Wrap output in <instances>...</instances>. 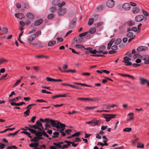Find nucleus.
I'll return each mask as SVG.
<instances>
[{
  "label": "nucleus",
  "mask_w": 149,
  "mask_h": 149,
  "mask_svg": "<svg viewBox=\"0 0 149 149\" xmlns=\"http://www.w3.org/2000/svg\"><path fill=\"white\" fill-rule=\"evenodd\" d=\"M84 49L87 50L85 51V52L86 54H88L89 53L92 54H93L91 55V56H105V55L99 54L95 55L96 52V49H93V48L92 47H88L87 48H84Z\"/></svg>",
  "instance_id": "nucleus-1"
},
{
  "label": "nucleus",
  "mask_w": 149,
  "mask_h": 149,
  "mask_svg": "<svg viewBox=\"0 0 149 149\" xmlns=\"http://www.w3.org/2000/svg\"><path fill=\"white\" fill-rule=\"evenodd\" d=\"M52 3L54 6H57L59 7H62L65 5V2L63 1L61 3V0H52Z\"/></svg>",
  "instance_id": "nucleus-2"
},
{
  "label": "nucleus",
  "mask_w": 149,
  "mask_h": 149,
  "mask_svg": "<svg viewBox=\"0 0 149 149\" xmlns=\"http://www.w3.org/2000/svg\"><path fill=\"white\" fill-rule=\"evenodd\" d=\"M53 127H55L57 129L59 128V125L61 123L57 120H54L51 119H49V123Z\"/></svg>",
  "instance_id": "nucleus-3"
},
{
  "label": "nucleus",
  "mask_w": 149,
  "mask_h": 149,
  "mask_svg": "<svg viewBox=\"0 0 149 149\" xmlns=\"http://www.w3.org/2000/svg\"><path fill=\"white\" fill-rule=\"evenodd\" d=\"M148 47H147L141 46L139 47L137 49V54H134V56H142L140 54V52L142 51H146L147 50Z\"/></svg>",
  "instance_id": "nucleus-4"
},
{
  "label": "nucleus",
  "mask_w": 149,
  "mask_h": 149,
  "mask_svg": "<svg viewBox=\"0 0 149 149\" xmlns=\"http://www.w3.org/2000/svg\"><path fill=\"white\" fill-rule=\"evenodd\" d=\"M106 49V47L104 45H102L100 46L98 49V50H96V54L97 53L100 54L102 53L103 54L105 55L108 53V52L107 51H104Z\"/></svg>",
  "instance_id": "nucleus-5"
},
{
  "label": "nucleus",
  "mask_w": 149,
  "mask_h": 149,
  "mask_svg": "<svg viewBox=\"0 0 149 149\" xmlns=\"http://www.w3.org/2000/svg\"><path fill=\"white\" fill-rule=\"evenodd\" d=\"M116 116V115L113 114H104L103 116L104 118L106 119L107 122H108L112 118H114Z\"/></svg>",
  "instance_id": "nucleus-6"
},
{
  "label": "nucleus",
  "mask_w": 149,
  "mask_h": 149,
  "mask_svg": "<svg viewBox=\"0 0 149 149\" xmlns=\"http://www.w3.org/2000/svg\"><path fill=\"white\" fill-rule=\"evenodd\" d=\"M131 60V59L128 56H125L124 58V60L122 62L124 63L126 66H130L132 64L131 62L129 61Z\"/></svg>",
  "instance_id": "nucleus-7"
},
{
  "label": "nucleus",
  "mask_w": 149,
  "mask_h": 149,
  "mask_svg": "<svg viewBox=\"0 0 149 149\" xmlns=\"http://www.w3.org/2000/svg\"><path fill=\"white\" fill-rule=\"evenodd\" d=\"M58 10V15L59 16H61L65 15L66 13L67 10L66 8H62V7H59Z\"/></svg>",
  "instance_id": "nucleus-8"
},
{
  "label": "nucleus",
  "mask_w": 149,
  "mask_h": 149,
  "mask_svg": "<svg viewBox=\"0 0 149 149\" xmlns=\"http://www.w3.org/2000/svg\"><path fill=\"white\" fill-rule=\"evenodd\" d=\"M77 20V19L75 18L72 20L71 22L70 23L68 27V29H72L74 28L76 23V21Z\"/></svg>",
  "instance_id": "nucleus-9"
},
{
  "label": "nucleus",
  "mask_w": 149,
  "mask_h": 149,
  "mask_svg": "<svg viewBox=\"0 0 149 149\" xmlns=\"http://www.w3.org/2000/svg\"><path fill=\"white\" fill-rule=\"evenodd\" d=\"M144 19V16L143 15H137L135 17V20L136 22H141Z\"/></svg>",
  "instance_id": "nucleus-10"
},
{
  "label": "nucleus",
  "mask_w": 149,
  "mask_h": 149,
  "mask_svg": "<svg viewBox=\"0 0 149 149\" xmlns=\"http://www.w3.org/2000/svg\"><path fill=\"white\" fill-rule=\"evenodd\" d=\"M103 124V123L100 120L96 119L92 120V127L97 125L99 126L100 124Z\"/></svg>",
  "instance_id": "nucleus-11"
},
{
  "label": "nucleus",
  "mask_w": 149,
  "mask_h": 149,
  "mask_svg": "<svg viewBox=\"0 0 149 149\" xmlns=\"http://www.w3.org/2000/svg\"><path fill=\"white\" fill-rule=\"evenodd\" d=\"M65 125L64 124L61 123L59 125V128L57 129V130L60 132H63L65 129Z\"/></svg>",
  "instance_id": "nucleus-12"
},
{
  "label": "nucleus",
  "mask_w": 149,
  "mask_h": 149,
  "mask_svg": "<svg viewBox=\"0 0 149 149\" xmlns=\"http://www.w3.org/2000/svg\"><path fill=\"white\" fill-rule=\"evenodd\" d=\"M115 1L113 0H109L106 3V5L109 8L113 7L114 5Z\"/></svg>",
  "instance_id": "nucleus-13"
},
{
  "label": "nucleus",
  "mask_w": 149,
  "mask_h": 149,
  "mask_svg": "<svg viewBox=\"0 0 149 149\" xmlns=\"http://www.w3.org/2000/svg\"><path fill=\"white\" fill-rule=\"evenodd\" d=\"M140 80L141 84L144 85L147 84L148 86H149V81L143 78H141Z\"/></svg>",
  "instance_id": "nucleus-14"
},
{
  "label": "nucleus",
  "mask_w": 149,
  "mask_h": 149,
  "mask_svg": "<svg viewBox=\"0 0 149 149\" xmlns=\"http://www.w3.org/2000/svg\"><path fill=\"white\" fill-rule=\"evenodd\" d=\"M131 7L130 4L128 3H124L123 5V8L125 10H128L130 9Z\"/></svg>",
  "instance_id": "nucleus-15"
},
{
  "label": "nucleus",
  "mask_w": 149,
  "mask_h": 149,
  "mask_svg": "<svg viewBox=\"0 0 149 149\" xmlns=\"http://www.w3.org/2000/svg\"><path fill=\"white\" fill-rule=\"evenodd\" d=\"M83 38L79 37V35L78 37H76L74 38V40L77 43H80L83 41Z\"/></svg>",
  "instance_id": "nucleus-16"
},
{
  "label": "nucleus",
  "mask_w": 149,
  "mask_h": 149,
  "mask_svg": "<svg viewBox=\"0 0 149 149\" xmlns=\"http://www.w3.org/2000/svg\"><path fill=\"white\" fill-rule=\"evenodd\" d=\"M15 15L16 18H18L20 19L25 17V16L22 13H16Z\"/></svg>",
  "instance_id": "nucleus-17"
},
{
  "label": "nucleus",
  "mask_w": 149,
  "mask_h": 149,
  "mask_svg": "<svg viewBox=\"0 0 149 149\" xmlns=\"http://www.w3.org/2000/svg\"><path fill=\"white\" fill-rule=\"evenodd\" d=\"M43 20L42 19H39L36 20L34 23V25L36 26H38L41 24L43 22Z\"/></svg>",
  "instance_id": "nucleus-18"
},
{
  "label": "nucleus",
  "mask_w": 149,
  "mask_h": 149,
  "mask_svg": "<svg viewBox=\"0 0 149 149\" xmlns=\"http://www.w3.org/2000/svg\"><path fill=\"white\" fill-rule=\"evenodd\" d=\"M10 104L12 106H20L22 105L23 104H25V103L24 102H22L19 103H16L15 102H10Z\"/></svg>",
  "instance_id": "nucleus-19"
},
{
  "label": "nucleus",
  "mask_w": 149,
  "mask_h": 149,
  "mask_svg": "<svg viewBox=\"0 0 149 149\" xmlns=\"http://www.w3.org/2000/svg\"><path fill=\"white\" fill-rule=\"evenodd\" d=\"M140 11V8L139 6L134 7L132 9V13L136 14L139 13Z\"/></svg>",
  "instance_id": "nucleus-20"
},
{
  "label": "nucleus",
  "mask_w": 149,
  "mask_h": 149,
  "mask_svg": "<svg viewBox=\"0 0 149 149\" xmlns=\"http://www.w3.org/2000/svg\"><path fill=\"white\" fill-rule=\"evenodd\" d=\"M142 59L145 60L144 63L146 64L149 63V56H141Z\"/></svg>",
  "instance_id": "nucleus-21"
},
{
  "label": "nucleus",
  "mask_w": 149,
  "mask_h": 149,
  "mask_svg": "<svg viewBox=\"0 0 149 149\" xmlns=\"http://www.w3.org/2000/svg\"><path fill=\"white\" fill-rule=\"evenodd\" d=\"M114 41L115 39L112 38L111 40L108 43L107 47V49H110V48H111V45H112L113 42H114Z\"/></svg>",
  "instance_id": "nucleus-22"
},
{
  "label": "nucleus",
  "mask_w": 149,
  "mask_h": 149,
  "mask_svg": "<svg viewBox=\"0 0 149 149\" xmlns=\"http://www.w3.org/2000/svg\"><path fill=\"white\" fill-rule=\"evenodd\" d=\"M36 37V34H33L30 35L28 38V40L30 41L34 40Z\"/></svg>",
  "instance_id": "nucleus-23"
},
{
  "label": "nucleus",
  "mask_w": 149,
  "mask_h": 149,
  "mask_svg": "<svg viewBox=\"0 0 149 149\" xmlns=\"http://www.w3.org/2000/svg\"><path fill=\"white\" fill-rule=\"evenodd\" d=\"M137 53L135 49L132 50V53H131L130 51L127 52L125 55H127V56H132V54H133Z\"/></svg>",
  "instance_id": "nucleus-24"
},
{
  "label": "nucleus",
  "mask_w": 149,
  "mask_h": 149,
  "mask_svg": "<svg viewBox=\"0 0 149 149\" xmlns=\"http://www.w3.org/2000/svg\"><path fill=\"white\" fill-rule=\"evenodd\" d=\"M26 16L28 18L33 19L34 18V15L31 13H26Z\"/></svg>",
  "instance_id": "nucleus-25"
},
{
  "label": "nucleus",
  "mask_w": 149,
  "mask_h": 149,
  "mask_svg": "<svg viewBox=\"0 0 149 149\" xmlns=\"http://www.w3.org/2000/svg\"><path fill=\"white\" fill-rule=\"evenodd\" d=\"M8 61V60L5 58H0V65L6 63Z\"/></svg>",
  "instance_id": "nucleus-26"
},
{
  "label": "nucleus",
  "mask_w": 149,
  "mask_h": 149,
  "mask_svg": "<svg viewBox=\"0 0 149 149\" xmlns=\"http://www.w3.org/2000/svg\"><path fill=\"white\" fill-rule=\"evenodd\" d=\"M96 31V29L95 27L89 29L88 32L91 34H93L95 33Z\"/></svg>",
  "instance_id": "nucleus-27"
},
{
  "label": "nucleus",
  "mask_w": 149,
  "mask_h": 149,
  "mask_svg": "<svg viewBox=\"0 0 149 149\" xmlns=\"http://www.w3.org/2000/svg\"><path fill=\"white\" fill-rule=\"evenodd\" d=\"M21 96H19V97H15L12 99H10L8 101L10 102H12V101H17L19 99L21 98Z\"/></svg>",
  "instance_id": "nucleus-28"
},
{
  "label": "nucleus",
  "mask_w": 149,
  "mask_h": 149,
  "mask_svg": "<svg viewBox=\"0 0 149 149\" xmlns=\"http://www.w3.org/2000/svg\"><path fill=\"white\" fill-rule=\"evenodd\" d=\"M55 40L50 41L48 43L47 45L49 46H52L56 43Z\"/></svg>",
  "instance_id": "nucleus-29"
},
{
  "label": "nucleus",
  "mask_w": 149,
  "mask_h": 149,
  "mask_svg": "<svg viewBox=\"0 0 149 149\" xmlns=\"http://www.w3.org/2000/svg\"><path fill=\"white\" fill-rule=\"evenodd\" d=\"M22 4L24 6V8L28 9L29 8V6L28 3H26L25 2H22Z\"/></svg>",
  "instance_id": "nucleus-30"
},
{
  "label": "nucleus",
  "mask_w": 149,
  "mask_h": 149,
  "mask_svg": "<svg viewBox=\"0 0 149 149\" xmlns=\"http://www.w3.org/2000/svg\"><path fill=\"white\" fill-rule=\"evenodd\" d=\"M49 118H46L44 119H43L42 118H40L39 120L41 122H42L43 123L45 122L46 123H49Z\"/></svg>",
  "instance_id": "nucleus-31"
},
{
  "label": "nucleus",
  "mask_w": 149,
  "mask_h": 149,
  "mask_svg": "<svg viewBox=\"0 0 149 149\" xmlns=\"http://www.w3.org/2000/svg\"><path fill=\"white\" fill-rule=\"evenodd\" d=\"M119 74L121 76H122L129 77H130L132 78V79H135V78H134V77H133V76H132V75H130L129 74H121V73H120Z\"/></svg>",
  "instance_id": "nucleus-32"
},
{
  "label": "nucleus",
  "mask_w": 149,
  "mask_h": 149,
  "mask_svg": "<svg viewBox=\"0 0 149 149\" xmlns=\"http://www.w3.org/2000/svg\"><path fill=\"white\" fill-rule=\"evenodd\" d=\"M53 134L54 136H52L53 138H57L58 136L59 133L58 132H55L53 133Z\"/></svg>",
  "instance_id": "nucleus-33"
},
{
  "label": "nucleus",
  "mask_w": 149,
  "mask_h": 149,
  "mask_svg": "<svg viewBox=\"0 0 149 149\" xmlns=\"http://www.w3.org/2000/svg\"><path fill=\"white\" fill-rule=\"evenodd\" d=\"M55 17V15L54 14L52 13L49 14L47 16V18L49 19H52L54 18Z\"/></svg>",
  "instance_id": "nucleus-34"
},
{
  "label": "nucleus",
  "mask_w": 149,
  "mask_h": 149,
  "mask_svg": "<svg viewBox=\"0 0 149 149\" xmlns=\"http://www.w3.org/2000/svg\"><path fill=\"white\" fill-rule=\"evenodd\" d=\"M122 42V40L120 38L117 39L115 42V43L116 45H118L120 44Z\"/></svg>",
  "instance_id": "nucleus-35"
},
{
  "label": "nucleus",
  "mask_w": 149,
  "mask_h": 149,
  "mask_svg": "<svg viewBox=\"0 0 149 149\" xmlns=\"http://www.w3.org/2000/svg\"><path fill=\"white\" fill-rule=\"evenodd\" d=\"M137 147L138 148H143L144 147V144L141 142L139 143L137 146Z\"/></svg>",
  "instance_id": "nucleus-36"
},
{
  "label": "nucleus",
  "mask_w": 149,
  "mask_h": 149,
  "mask_svg": "<svg viewBox=\"0 0 149 149\" xmlns=\"http://www.w3.org/2000/svg\"><path fill=\"white\" fill-rule=\"evenodd\" d=\"M15 127H14V128H7V129H5V130H4L3 131H0V133H5V132H7L8 130H15Z\"/></svg>",
  "instance_id": "nucleus-37"
},
{
  "label": "nucleus",
  "mask_w": 149,
  "mask_h": 149,
  "mask_svg": "<svg viewBox=\"0 0 149 149\" xmlns=\"http://www.w3.org/2000/svg\"><path fill=\"white\" fill-rule=\"evenodd\" d=\"M56 10V8L54 6L51 7L50 9V10L51 13L54 12Z\"/></svg>",
  "instance_id": "nucleus-38"
},
{
  "label": "nucleus",
  "mask_w": 149,
  "mask_h": 149,
  "mask_svg": "<svg viewBox=\"0 0 149 149\" xmlns=\"http://www.w3.org/2000/svg\"><path fill=\"white\" fill-rule=\"evenodd\" d=\"M103 6L102 5H101L100 6H98L96 8V9L98 11H100L102 10H103Z\"/></svg>",
  "instance_id": "nucleus-39"
},
{
  "label": "nucleus",
  "mask_w": 149,
  "mask_h": 149,
  "mask_svg": "<svg viewBox=\"0 0 149 149\" xmlns=\"http://www.w3.org/2000/svg\"><path fill=\"white\" fill-rule=\"evenodd\" d=\"M2 31L3 34H6L8 32V29L7 28L3 27L2 30Z\"/></svg>",
  "instance_id": "nucleus-40"
},
{
  "label": "nucleus",
  "mask_w": 149,
  "mask_h": 149,
  "mask_svg": "<svg viewBox=\"0 0 149 149\" xmlns=\"http://www.w3.org/2000/svg\"><path fill=\"white\" fill-rule=\"evenodd\" d=\"M118 47L116 45H114L111 47V49L115 51L118 50Z\"/></svg>",
  "instance_id": "nucleus-41"
},
{
  "label": "nucleus",
  "mask_w": 149,
  "mask_h": 149,
  "mask_svg": "<svg viewBox=\"0 0 149 149\" xmlns=\"http://www.w3.org/2000/svg\"><path fill=\"white\" fill-rule=\"evenodd\" d=\"M134 33L132 32H129L127 35V36L129 38H131L133 36Z\"/></svg>",
  "instance_id": "nucleus-42"
},
{
  "label": "nucleus",
  "mask_w": 149,
  "mask_h": 149,
  "mask_svg": "<svg viewBox=\"0 0 149 149\" xmlns=\"http://www.w3.org/2000/svg\"><path fill=\"white\" fill-rule=\"evenodd\" d=\"M97 106H95V107H86L84 109L86 110L87 109L91 110V109H95V108H97Z\"/></svg>",
  "instance_id": "nucleus-43"
},
{
  "label": "nucleus",
  "mask_w": 149,
  "mask_h": 149,
  "mask_svg": "<svg viewBox=\"0 0 149 149\" xmlns=\"http://www.w3.org/2000/svg\"><path fill=\"white\" fill-rule=\"evenodd\" d=\"M94 19L93 18H90L88 22V24L89 25H91L93 23Z\"/></svg>",
  "instance_id": "nucleus-44"
},
{
  "label": "nucleus",
  "mask_w": 149,
  "mask_h": 149,
  "mask_svg": "<svg viewBox=\"0 0 149 149\" xmlns=\"http://www.w3.org/2000/svg\"><path fill=\"white\" fill-rule=\"evenodd\" d=\"M31 108H30L27 109L24 112V114L26 115V116H28L29 115L30 112V110Z\"/></svg>",
  "instance_id": "nucleus-45"
},
{
  "label": "nucleus",
  "mask_w": 149,
  "mask_h": 149,
  "mask_svg": "<svg viewBox=\"0 0 149 149\" xmlns=\"http://www.w3.org/2000/svg\"><path fill=\"white\" fill-rule=\"evenodd\" d=\"M129 26H132L134 25L135 24V22H133L132 20H130L129 22H127Z\"/></svg>",
  "instance_id": "nucleus-46"
},
{
  "label": "nucleus",
  "mask_w": 149,
  "mask_h": 149,
  "mask_svg": "<svg viewBox=\"0 0 149 149\" xmlns=\"http://www.w3.org/2000/svg\"><path fill=\"white\" fill-rule=\"evenodd\" d=\"M123 130L124 132H129L132 130V128L130 127H127L124 129Z\"/></svg>",
  "instance_id": "nucleus-47"
},
{
  "label": "nucleus",
  "mask_w": 149,
  "mask_h": 149,
  "mask_svg": "<svg viewBox=\"0 0 149 149\" xmlns=\"http://www.w3.org/2000/svg\"><path fill=\"white\" fill-rule=\"evenodd\" d=\"M35 135L37 136L41 137L42 136V133L40 132H36Z\"/></svg>",
  "instance_id": "nucleus-48"
},
{
  "label": "nucleus",
  "mask_w": 149,
  "mask_h": 149,
  "mask_svg": "<svg viewBox=\"0 0 149 149\" xmlns=\"http://www.w3.org/2000/svg\"><path fill=\"white\" fill-rule=\"evenodd\" d=\"M53 144L58 148H61V149L62 148L61 146L58 143H54Z\"/></svg>",
  "instance_id": "nucleus-49"
},
{
  "label": "nucleus",
  "mask_w": 149,
  "mask_h": 149,
  "mask_svg": "<svg viewBox=\"0 0 149 149\" xmlns=\"http://www.w3.org/2000/svg\"><path fill=\"white\" fill-rule=\"evenodd\" d=\"M46 80L49 81H55V79H54L51 78L47 77L46 78Z\"/></svg>",
  "instance_id": "nucleus-50"
},
{
  "label": "nucleus",
  "mask_w": 149,
  "mask_h": 149,
  "mask_svg": "<svg viewBox=\"0 0 149 149\" xmlns=\"http://www.w3.org/2000/svg\"><path fill=\"white\" fill-rule=\"evenodd\" d=\"M25 24L26 26H28L30 25L31 23V21L28 19H27L25 20Z\"/></svg>",
  "instance_id": "nucleus-51"
},
{
  "label": "nucleus",
  "mask_w": 149,
  "mask_h": 149,
  "mask_svg": "<svg viewBox=\"0 0 149 149\" xmlns=\"http://www.w3.org/2000/svg\"><path fill=\"white\" fill-rule=\"evenodd\" d=\"M36 124L39 127H42V123L39 120L36 121Z\"/></svg>",
  "instance_id": "nucleus-52"
},
{
  "label": "nucleus",
  "mask_w": 149,
  "mask_h": 149,
  "mask_svg": "<svg viewBox=\"0 0 149 149\" xmlns=\"http://www.w3.org/2000/svg\"><path fill=\"white\" fill-rule=\"evenodd\" d=\"M76 46L79 49H81L84 48V47L83 45H81L76 44Z\"/></svg>",
  "instance_id": "nucleus-53"
},
{
  "label": "nucleus",
  "mask_w": 149,
  "mask_h": 149,
  "mask_svg": "<svg viewBox=\"0 0 149 149\" xmlns=\"http://www.w3.org/2000/svg\"><path fill=\"white\" fill-rule=\"evenodd\" d=\"M28 130L30 131L31 133L36 134V131L35 130L31 128L28 129Z\"/></svg>",
  "instance_id": "nucleus-54"
},
{
  "label": "nucleus",
  "mask_w": 149,
  "mask_h": 149,
  "mask_svg": "<svg viewBox=\"0 0 149 149\" xmlns=\"http://www.w3.org/2000/svg\"><path fill=\"white\" fill-rule=\"evenodd\" d=\"M36 118V116H33L31 118V120L29 121V122H32L33 123H34L35 122V120Z\"/></svg>",
  "instance_id": "nucleus-55"
},
{
  "label": "nucleus",
  "mask_w": 149,
  "mask_h": 149,
  "mask_svg": "<svg viewBox=\"0 0 149 149\" xmlns=\"http://www.w3.org/2000/svg\"><path fill=\"white\" fill-rule=\"evenodd\" d=\"M36 104H30L26 108V109H29V108H30L31 107H33V106H36Z\"/></svg>",
  "instance_id": "nucleus-56"
},
{
  "label": "nucleus",
  "mask_w": 149,
  "mask_h": 149,
  "mask_svg": "<svg viewBox=\"0 0 149 149\" xmlns=\"http://www.w3.org/2000/svg\"><path fill=\"white\" fill-rule=\"evenodd\" d=\"M70 86L71 87L74 88H76L77 89H81V87H78L76 86H74L73 85H70Z\"/></svg>",
  "instance_id": "nucleus-57"
},
{
  "label": "nucleus",
  "mask_w": 149,
  "mask_h": 149,
  "mask_svg": "<svg viewBox=\"0 0 149 149\" xmlns=\"http://www.w3.org/2000/svg\"><path fill=\"white\" fill-rule=\"evenodd\" d=\"M103 22L100 23L98 22L95 24V26L96 27H98L99 26H101L102 25Z\"/></svg>",
  "instance_id": "nucleus-58"
},
{
  "label": "nucleus",
  "mask_w": 149,
  "mask_h": 149,
  "mask_svg": "<svg viewBox=\"0 0 149 149\" xmlns=\"http://www.w3.org/2000/svg\"><path fill=\"white\" fill-rule=\"evenodd\" d=\"M37 136L34 137L33 139H31V141L32 142L38 141V140L37 139Z\"/></svg>",
  "instance_id": "nucleus-59"
},
{
  "label": "nucleus",
  "mask_w": 149,
  "mask_h": 149,
  "mask_svg": "<svg viewBox=\"0 0 149 149\" xmlns=\"http://www.w3.org/2000/svg\"><path fill=\"white\" fill-rule=\"evenodd\" d=\"M88 33V32L87 31L81 33L79 35V37H82L83 36H84L87 34Z\"/></svg>",
  "instance_id": "nucleus-60"
},
{
  "label": "nucleus",
  "mask_w": 149,
  "mask_h": 149,
  "mask_svg": "<svg viewBox=\"0 0 149 149\" xmlns=\"http://www.w3.org/2000/svg\"><path fill=\"white\" fill-rule=\"evenodd\" d=\"M17 148L15 146H8L7 149H12V148L17 149Z\"/></svg>",
  "instance_id": "nucleus-61"
},
{
  "label": "nucleus",
  "mask_w": 149,
  "mask_h": 149,
  "mask_svg": "<svg viewBox=\"0 0 149 149\" xmlns=\"http://www.w3.org/2000/svg\"><path fill=\"white\" fill-rule=\"evenodd\" d=\"M142 25V24L141 23H140L138 26V33H140L141 31V26Z\"/></svg>",
  "instance_id": "nucleus-62"
},
{
  "label": "nucleus",
  "mask_w": 149,
  "mask_h": 149,
  "mask_svg": "<svg viewBox=\"0 0 149 149\" xmlns=\"http://www.w3.org/2000/svg\"><path fill=\"white\" fill-rule=\"evenodd\" d=\"M57 42H61L63 41V39L62 38H57Z\"/></svg>",
  "instance_id": "nucleus-63"
},
{
  "label": "nucleus",
  "mask_w": 149,
  "mask_h": 149,
  "mask_svg": "<svg viewBox=\"0 0 149 149\" xmlns=\"http://www.w3.org/2000/svg\"><path fill=\"white\" fill-rule=\"evenodd\" d=\"M5 145L2 143H0V149H3L5 147Z\"/></svg>",
  "instance_id": "nucleus-64"
}]
</instances>
